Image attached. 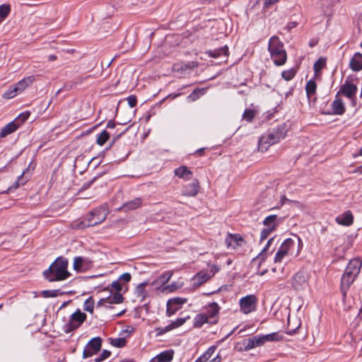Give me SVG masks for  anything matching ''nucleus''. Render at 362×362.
Instances as JSON below:
<instances>
[{"instance_id":"nucleus-1","label":"nucleus","mask_w":362,"mask_h":362,"mask_svg":"<svg viewBox=\"0 0 362 362\" xmlns=\"http://www.w3.org/2000/svg\"><path fill=\"white\" fill-rule=\"evenodd\" d=\"M67 267V259L64 257H59L51 264L47 269L43 272V276L50 282L64 281L70 276Z\"/></svg>"},{"instance_id":"nucleus-2","label":"nucleus","mask_w":362,"mask_h":362,"mask_svg":"<svg viewBox=\"0 0 362 362\" xmlns=\"http://www.w3.org/2000/svg\"><path fill=\"white\" fill-rule=\"evenodd\" d=\"M288 124L285 122L278 124L276 127L273 128L269 132L267 135L262 136L259 139V148L262 151L267 149L264 144L273 145L284 139L288 132Z\"/></svg>"},{"instance_id":"nucleus-3","label":"nucleus","mask_w":362,"mask_h":362,"mask_svg":"<svg viewBox=\"0 0 362 362\" xmlns=\"http://www.w3.org/2000/svg\"><path fill=\"white\" fill-rule=\"evenodd\" d=\"M268 50L271 59L276 66L284 65L287 60V54L282 42L277 36H272L269 42Z\"/></svg>"},{"instance_id":"nucleus-4","label":"nucleus","mask_w":362,"mask_h":362,"mask_svg":"<svg viewBox=\"0 0 362 362\" xmlns=\"http://www.w3.org/2000/svg\"><path fill=\"white\" fill-rule=\"evenodd\" d=\"M107 215V211L105 207L100 206L95 208L84 218L83 221L77 224V228L83 229L88 227L95 226L103 222Z\"/></svg>"},{"instance_id":"nucleus-5","label":"nucleus","mask_w":362,"mask_h":362,"mask_svg":"<svg viewBox=\"0 0 362 362\" xmlns=\"http://www.w3.org/2000/svg\"><path fill=\"white\" fill-rule=\"evenodd\" d=\"M123 134L124 132H121L114 136L110 146L106 148V150H113L115 160L118 162L124 160L129 154V150L124 144H117Z\"/></svg>"},{"instance_id":"nucleus-6","label":"nucleus","mask_w":362,"mask_h":362,"mask_svg":"<svg viewBox=\"0 0 362 362\" xmlns=\"http://www.w3.org/2000/svg\"><path fill=\"white\" fill-rule=\"evenodd\" d=\"M86 317V314L78 309L71 315L69 321L63 326V330L65 333L74 331L81 325Z\"/></svg>"},{"instance_id":"nucleus-7","label":"nucleus","mask_w":362,"mask_h":362,"mask_svg":"<svg viewBox=\"0 0 362 362\" xmlns=\"http://www.w3.org/2000/svg\"><path fill=\"white\" fill-rule=\"evenodd\" d=\"M103 339L100 337L91 339L85 346L83 351V358H87L97 354L102 346Z\"/></svg>"},{"instance_id":"nucleus-8","label":"nucleus","mask_w":362,"mask_h":362,"mask_svg":"<svg viewBox=\"0 0 362 362\" xmlns=\"http://www.w3.org/2000/svg\"><path fill=\"white\" fill-rule=\"evenodd\" d=\"M357 90V86L349 81L347 78L340 86L339 90L337 92L335 98H337L339 94H342L344 96L354 102Z\"/></svg>"},{"instance_id":"nucleus-9","label":"nucleus","mask_w":362,"mask_h":362,"mask_svg":"<svg viewBox=\"0 0 362 362\" xmlns=\"http://www.w3.org/2000/svg\"><path fill=\"white\" fill-rule=\"evenodd\" d=\"M362 267V261L358 258L352 259L348 263L344 275L356 279L358 276Z\"/></svg>"},{"instance_id":"nucleus-10","label":"nucleus","mask_w":362,"mask_h":362,"mask_svg":"<svg viewBox=\"0 0 362 362\" xmlns=\"http://www.w3.org/2000/svg\"><path fill=\"white\" fill-rule=\"evenodd\" d=\"M295 242L291 238L286 239L281 245L279 249L274 257V262H281L283 258L288 254L290 250L294 247Z\"/></svg>"},{"instance_id":"nucleus-11","label":"nucleus","mask_w":362,"mask_h":362,"mask_svg":"<svg viewBox=\"0 0 362 362\" xmlns=\"http://www.w3.org/2000/svg\"><path fill=\"white\" fill-rule=\"evenodd\" d=\"M257 298L255 295H248L240 300L241 310L245 313H250L255 310L257 305Z\"/></svg>"},{"instance_id":"nucleus-12","label":"nucleus","mask_w":362,"mask_h":362,"mask_svg":"<svg viewBox=\"0 0 362 362\" xmlns=\"http://www.w3.org/2000/svg\"><path fill=\"white\" fill-rule=\"evenodd\" d=\"M187 298L180 297L169 299L167 303L166 315L168 317L174 315L183 304L187 303Z\"/></svg>"},{"instance_id":"nucleus-13","label":"nucleus","mask_w":362,"mask_h":362,"mask_svg":"<svg viewBox=\"0 0 362 362\" xmlns=\"http://www.w3.org/2000/svg\"><path fill=\"white\" fill-rule=\"evenodd\" d=\"M245 240L239 234L228 233L225 238V244L228 249H236L245 243Z\"/></svg>"},{"instance_id":"nucleus-14","label":"nucleus","mask_w":362,"mask_h":362,"mask_svg":"<svg viewBox=\"0 0 362 362\" xmlns=\"http://www.w3.org/2000/svg\"><path fill=\"white\" fill-rule=\"evenodd\" d=\"M93 262L87 257H76L74 259V269L76 272H83L92 266Z\"/></svg>"},{"instance_id":"nucleus-15","label":"nucleus","mask_w":362,"mask_h":362,"mask_svg":"<svg viewBox=\"0 0 362 362\" xmlns=\"http://www.w3.org/2000/svg\"><path fill=\"white\" fill-rule=\"evenodd\" d=\"M307 284V276L303 272H297L293 278L292 285L296 290H300Z\"/></svg>"},{"instance_id":"nucleus-16","label":"nucleus","mask_w":362,"mask_h":362,"mask_svg":"<svg viewBox=\"0 0 362 362\" xmlns=\"http://www.w3.org/2000/svg\"><path fill=\"white\" fill-rule=\"evenodd\" d=\"M199 182L194 180L192 183L184 186L182 190V194L187 197H194L199 192Z\"/></svg>"},{"instance_id":"nucleus-17","label":"nucleus","mask_w":362,"mask_h":362,"mask_svg":"<svg viewBox=\"0 0 362 362\" xmlns=\"http://www.w3.org/2000/svg\"><path fill=\"white\" fill-rule=\"evenodd\" d=\"M355 280L356 279L353 278L346 276L345 275L342 274L341 278L340 291L344 299L346 298L347 292Z\"/></svg>"},{"instance_id":"nucleus-18","label":"nucleus","mask_w":362,"mask_h":362,"mask_svg":"<svg viewBox=\"0 0 362 362\" xmlns=\"http://www.w3.org/2000/svg\"><path fill=\"white\" fill-rule=\"evenodd\" d=\"M174 351L167 350L151 358L149 362H170L173 358Z\"/></svg>"},{"instance_id":"nucleus-19","label":"nucleus","mask_w":362,"mask_h":362,"mask_svg":"<svg viewBox=\"0 0 362 362\" xmlns=\"http://www.w3.org/2000/svg\"><path fill=\"white\" fill-rule=\"evenodd\" d=\"M175 175L185 180H189L192 178V172L186 166L182 165L174 170Z\"/></svg>"},{"instance_id":"nucleus-20","label":"nucleus","mask_w":362,"mask_h":362,"mask_svg":"<svg viewBox=\"0 0 362 362\" xmlns=\"http://www.w3.org/2000/svg\"><path fill=\"white\" fill-rule=\"evenodd\" d=\"M336 221L339 225L349 226L354 222V216L350 211H346L344 214L336 218Z\"/></svg>"},{"instance_id":"nucleus-21","label":"nucleus","mask_w":362,"mask_h":362,"mask_svg":"<svg viewBox=\"0 0 362 362\" xmlns=\"http://www.w3.org/2000/svg\"><path fill=\"white\" fill-rule=\"evenodd\" d=\"M218 322V319L210 321L208 320L207 315L204 313H199L194 318L193 326L195 328H200L205 323L216 324Z\"/></svg>"},{"instance_id":"nucleus-22","label":"nucleus","mask_w":362,"mask_h":362,"mask_svg":"<svg viewBox=\"0 0 362 362\" xmlns=\"http://www.w3.org/2000/svg\"><path fill=\"white\" fill-rule=\"evenodd\" d=\"M220 309L221 308L217 303H210L206 306V313L204 314L207 315L209 320V319H214L218 316Z\"/></svg>"},{"instance_id":"nucleus-23","label":"nucleus","mask_w":362,"mask_h":362,"mask_svg":"<svg viewBox=\"0 0 362 362\" xmlns=\"http://www.w3.org/2000/svg\"><path fill=\"white\" fill-rule=\"evenodd\" d=\"M331 106L334 115H341L346 111L344 103L338 97L332 102Z\"/></svg>"},{"instance_id":"nucleus-24","label":"nucleus","mask_w":362,"mask_h":362,"mask_svg":"<svg viewBox=\"0 0 362 362\" xmlns=\"http://www.w3.org/2000/svg\"><path fill=\"white\" fill-rule=\"evenodd\" d=\"M142 202L143 200L141 198L136 197L131 201L124 203L121 209L124 211L135 210L141 206Z\"/></svg>"},{"instance_id":"nucleus-25","label":"nucleus","mask_w":362,"mask_h":362,"mask_svg":"<svg viewBox=\"0 0 362 362\" xmlns=\"http://www.w3.org/2000/svg\"><path fill=\"white\" fill-rule=\"evenodd\" d=\"M349 67L354 71H359L362 69V54L360 52H356L354 54L351 58Z\"/></svg>"},{"instance_id":"nucleus-26","label":"nucleus","mask_w":362,"mask_h":362,"mask_svg":"<svg viewBox=\"0 0 362 362\" xmlns=\"http://www.w3.org/2000/svg\"><path fill=\"white\" fill-rule=\"evenodd\" d=\"M282 221V218H278L276 215L267 216L263 221V224L267 228H272V230H276V226Z\"/></svg>"},{"instance_id":"nucleus-27","label":"nucleus","mask_w":362,"mask_h":362,"mask_svg":"<svg viewBox=\"0 0 362 362\" xmlns=\"http://www.w3.org/2000/svg\"><path fill=\"white\" fill-rule=\"evenodd\" d=\"M206 53L210 57L213 58H218L221 56L227 57L228 55V48L226 45L214 49H209L206 52Z\"/></svg>"},{"instance_id":"nucleus-28","label":"nucleus","mask_w":362,"mask_h":362,"mask_svg":"<svg viewBox=\"0 0 362 362\" xmlns=\"http://www.w3.org/2000/svg\"><path fill=\"white\" fill-rule=\"evenodd\" d=\"M18 128V124L16 121H12L4 126L0 131V137L4 138L7 135L14 132Z\"/></svg>"},{"instance_id":"nucleus-29","label":"nucleus","mask_w":362,"mask_h":362,"mask_svg":"<svg viewBox=\"0 0 362 362\" xmlns=\"http://www.w3.org/2000/svg\"><path fill=\"white\" fill-rule=\"evenodd\" d=\"M35 81V76H30L26 78H24L21 81H20L18 83H17L15 86L16 89L18 90V93H21L23 90H25L28 86L31 85L33 81Z\"/></svg>"},{"instance_id":"nucleus-30","label":"nucleus","mask_w":362,"mask_h":362,"mask_svg":"<svg viewBox=\"0 0 362 362\" xmlns=\"http://www.w3.org/2000/svg\"><path fill=\"white\" fill-rule=\"evenodd\" d=\"M264 344L269 341H281L284 339V335L280 332H276L267 334H262Z\"/></svg>"},{"instance_id":"nucleus-31","label":"nucleus","mask_w":362,"mask_h":362,"mask_svg":"<svg viewBox=\"0 0 362 362\" xmlns=\"http://www.w3.org/2000/svg\"><path fill=\"white\" fill-rule=\"evenodd\" d=\"M206 93V88H197L187 98L188 102H194L198 100Z\"/></svg>"},{"instance_id":"nucleus-32","label":"nucleus","mask_w":362,"mask_h":362,"mask_svg":"<svg viewBox=\"0 0 362 362\" xmlns=\"http://www.w3.org/2000/svg\"><path fill=\"white\" fill-rule=\"evenodd\" d=\"M317 84L314 79L309 80L305 86L306 95L308 99L316 93Z\"/></svg>"},{"instance_id":"nucleus-33","label":"nucleus","mask_w":362,"mask_h":362,"mask_svg":"<svg viewBox=\"0 0 362 362\" xmlns=\"http://www.w3.org/2000/svg\"><path fill=\"white\" fill-rule=\"evenodd\" d=\"M148 284L147 281L139 284L136 287L135 292L138 297H141V300H144L147 296L148 293L145 290L146 286Z\"/></svg>"},{"instance_id":"nucleus-34","label":"nucleus","mask_w":362,"mask_h":362,"mask_svg":"<svg viewBox=\"0 0 362 362\" xmlns=\"http://www.w3.org/2000/svg\"><path fill=\"white\" fill-rule=\"evenodd\" d=\"M110 133L106 130H103L98 136L96 140V143L98 145L102 146H103L107 140L110 139Z\"/></svg>"},{"instance_id":"nucleus-35","label":"nucleus","mask_w":362,"mask_h":362,"mask_svg":"<svg viewBox=\"0 0 362 362\" xmlns=\"http://www.w3.org/2000/svg\"><path fill=\"white\" fill-rule=\"evenodd\" d=\"M107 298H108V303H110V304H112V303L119 304V303H122L124 300V297L120 293V292H116L112 296H109L107 297Z\"/></svg>"},{"instance_id":"nucleus-36","label":"nucleus","mask_w":362,"mask_h":362,"mask_svg":"<svg viewBox=\"0 0 362 362\" xmlns=\"http://www.w3.org/2000/svg\"><path fill=\"white\" fill-rule=\"evenodd\" d=\"M109 340L111 345L117 348H122L127 344L125 338H110Z\"/></svg>"},{"instance_id":"nucleus-37","label":"nucleus","mask_w":362,"mask_h":362,"mask_svg":"<svg viewBox=\"0 0 362 362\" xmlns=\"http://www.w3.org/2000/svg\"><path fill=\"white\" fill-rule=\"evenodd\" d=\"M326 65V59L323 57L319 58L314 64L313 69L315 71V74H317L321 71V70Z\"/></svg>"},{"instance_id":"nucleus-38","label":"nucleus","mask_w":362,"mask_h":362,"mask_svg":"<svg viewBox=\"0 0 362 362\" xmlns=\"http://www.w3.org/2000/svg\"><path fill=\"white\" fill-rule=\"evenodd\" d=\"M63 294L62 292L60 291V290L59 289H55V290H45V291H42V296L43 298H53V297H57L59 295H62Z\"/></svg>"},{"instance_id":"nucleus-39","label":"nucleus","mask_w":362,"mask_h":362,"mask_svg":"<svg viewBox=\"0 0 362 362\" xmlns=\"http://www.w3.org/2000/svg\"><path fill=\"white\" fill-rule=\"evenodd\" d=\"M95 301L92 296L87 298L83 305V310L90 313H93Z\"/></svg>"},{"instance_id":"nucleus-40","label":"nucleus","mask_w":362,"mask_h":362,"mask_svg":"<svg viewBox=\"0 0 362 362\" xmlns=\"http://www.w3.org/2000/svg\"><path fill=\"white\" fill-rule=\"evenodd\" d=\"M11 10L10 4H4L0 5V18L5 19L9 15Z\"/></svg>"},{"instance_id":"nucleus-41","label":"nucleus","mask_w":362,"mask_h":362,"mask_svg":"<svg viewBox=\"0 0 362 362\" xmlns=\"http://www.w3.org/2000/svg\"><path fill=\"white\" fill-rule=\"evenodd\" d=\"M296 74L295 69L291 68L288 70L283 71L281 72V77L286 81L291 80Z\"/></svg>"},{"instance_id":"nucleus-42","label":"nucleus","mask_w":362,"mask_h":362,"mask_svg":"<svg viewBox=\"0 0 362 362\" xmlns=\"http://www.w3.org/2000/svg\"><path fill=\"white\" fill-rule=\"evenodd\" d=\"M28 173H29L28 168L25 169L23 172L22 175L18 177V180L15 182L13 188H17L20 185H24L26 182L27 179L25 180L24 177H25L27 178Z\"/></svg>"},{"instance_id":"nucleus-43","label":"nucleus","mask_w":362,"mask_h":362,"mask_svg":"<svg viewBox=\"0 0 362 362\" xmlns=\"http://www.w3.org/2000/svg\"><path fill=\"white\" fill-rule=\"evenodd\" d=\"M18 93L16 86L9 88L6 92H4L2 95V97L5 99H11L15 97Z\"/></svg>"},{"instance_id":"nucleus-44","label":"nucleus","mask_w":362,"mask_h":362,"mask_svg":"<svg viewBox=\"0 0 362 362\" xmlns=\"http://www.w3.org/2000/svg\"><path fill=\"white\" fill-rule=\"evenodd\" d=\"M189 318V316H187L186 317H181V318H177L176 320L172 322L169 325V327H170L171 330L173 329H175V328H177L180 326H182L186 321L187 319Z\"/></svg>"},{"instance_id":"nucleus-45","label":"nucleus","mask_w":362,"mask_h":362,"mask_svg":"<svg viewBox=\"0 0 362 362\" xmlns=\"http://www.w3.org/2000/svg\"><path fill=\"white\" fill-rule=\"evenodd\" d=\"M255 116V110L252 109H245L243 114V119L247 122H251Z\"/></svg>"},{"instance_id":"nucleus-46","label":"nucleus","mask_w":362,"mask_h":362,"mask_svg":"<svg viewBox=\"0 0 362 362\" xmlns=\"http://www.w3.org/2000/svg\"><path fill=\"white\" fill-rule=\"evenodd\" d=\"M30 116L29 112H24L21 113L13 121H16V123L18 124V127L25 122Z\"/></svg>"},{"instance_id":"nucleus-47","label":"nucleus","mask_w":362,"mask_h":362,"mask_svg":"<svg viewBox=\"0 0 362 362\" xmlns=\"http://www.w3.org/2000/svg\"><path fill=\"white\" fill-rule=\"evenodd\" d=\"M173 276V272L171 271H168L163 274L160 276V281L162 283V286H165L170 279Z\"/></svg>"},{"instance_id":"nucleus-48","label":"nucleus","mask_w":362,"mask_h":362,"mask_svg":"<svg viewBox=\"0 0 362 362\" xmlns=\"http://www.w3.org/2000/svg\"><path fill=\"white\" fill-rule=\"evenodd\" d=\"M76 87V85L74 82V81H69L66 82L63 87L60 89H59L57 92V95L59 94L62 90H70Z\"/></svg>"},{"instance_id":"nucleus-49","label":"nucleus","mask_w":362,"mask_h":362,"mask_svg":"<svg viewBox=\"0 0 362 362\" xmlns=\"http://www.w3.org/2000/svg\"><path fill=\"white\" fill-rule=\"evenodd\" d=\"M274 241V238H270L268 241H267V245H265V247L263 248V250H262V252L259 254V255L257 256L258 258H259L262 261H264L265 259H266V256L264 255V253L266 252L267 250H268L269 249V247L270 246V245L272 244V243Z\"/></svg>"},{"instance_id":"nucleus-50","label":"nucleus","mask_w":362,"mask_h":362,"mask_svg":"<svg viewBox=\"0 0 362 362\" xmlns=\"http://www.w3.org/2000/svg\"><path fill=\"white\" fill-rule=\"evenodd\" d=\"M274 241V238H270L268 241H267V245H265V247L263 248V250H262V252L259 254V255L257 256L258 258H259L262 261H264L265 259H266V256L264 255V253L266 252L267 250H268L269 249V247L270 246V245L272 244V243Z\"/></svg>"},{"instance_id":"nucleus-51","label":"nucleus","mask_w":362,"mask_h":362,"mask_svg":"<svg viewBox=\"0 0 362 362\" xmlns=\"http://www.w3.org/2000/svg\"><path fill=\"white\" fill-rule=\"evenodd\" d=\"M274 241V238H270L268 241H267V245H265V247L263 248V250H262V252L259 254V255L257 256L258 258H259L262 261H264L265 259H266V256L264 255V253L266 252L267 250H268L269 249V247L270 246V245L272 244V243Z\"/></svg>"},{"instance_id":"nucleus-52","label":"nucleus","mask_w":362,"mask_h":362,"mask_svg":"<svg viewBox=\"0 0 362 362\" xmlns=\"http://www.w3.org/2000/svg\"><path fill=\"white\" fill-rule=\"evenodd\" d=\"M274 241V238H270L268 241H267V245H265V247L263 248V250H262V252L259 254V255L257 256L258 258H259L262 261H264L265 259H266V256L264 255V253L266 252L267 250H268L269 249V247L270 246V245L272 244V243Z\"/></svg>"},{"instance_id":"nucleus-53","label":"nucleus","mask_w":362,"mask_h":362,"mask_svg":"<svg viewBox=\"0 0 362 362\" xmlns=\"http://www.w3.org/2000/svg\"><path fill=\"white\" fill-rule=\"evenodd\" d=\"M111 355V352L108 350H103L100 355L94 359L95 362H101L106 358H109Z\"/></svg>"},{"instance_id":"nucleus-54","label":"nucleus","mask_w":362,"mask_h":362,"mask_svg":"<svg viewBox=\"0 0 362 362\" xmlns=\"http://www.w3.org/2000/svg\"><path fill=\"white\" fill-rule=\"evenodd\" d=\"M197 66V64L194 62H187L186 64H182L180 65V68H177V70L186 71L193 69L194 67Z\"/></svg>"},{"instance_id":"nucleus-55","label":"nucleus","mask_w":362,"mask_h":362,"mask_svg":"<svg viewBox=\"0 0 362 362\" xmlns=\"http://www.w3.org/2000/svg\"><path fill=\"white\" fill-rule=\"evenodd\" d=\"M273 232L272 228H265L262 230L261 234H260V241H263L266 238H268V236Z\"/></svg>"},{"instance_id":"nucleus-56","label":"nucleus","mask_w":362,"mask_h":362,"mask_svg":"<svg viewBox=\"0 0 362 362\" xmlns=\"http://www.w3.org/2000/svg\"><path fill=\"white\" fill-rule=\"evenodd\" d=\"M243 344L245 345V351H249L255 348L252 338L245 339Z\"/></svg>"},{"instance_id":"nucleus-57","label":"nucleus","mask_w":362,"mask_h":362,"mask_svg":"<svg viewBox=\"0 0 362 362\" xmlns=\"http://www.w3.org/2000/svg\"><path fill=\"white\" fill-rule=\"evenodd\" d=\"M178 288V286L176 285V283L173 282L170 285L164 286L161 288L162 292H173Z\"/></svg>"},{"instance_id":"nucleus-58","label":"nucleus","mask_w":362,"mask_h":362,"mask_svg":"<svg viewBox=\"0 0 362 362\" xmlns=\"http://www.w3.org/2000/svg\"><path fill=\"white\" fill-rule=\"evenodd\" d=\"M255 347L264 344L262 335H256L252 337Z\"/></svg>"},{"instance_id":"nucleus-59","label":"nucleus","mask_w":362,"mask_h":362,"mask_svg":"<svg viewBox=\"0 0 362 362\" xmlns=\"http://www.w3.org/2000/svg\"><path fill=\"white\" fill-rule=\"evenodd\" d=\"M97 177H93L91 180L83 183L81 188L79 189L78 192H83L87 189H88L91 185L95 181Z\"/></svg>"},{"instance_id":"nucleus-60","label":"nucleus","mask_w":362,"mask_h":362,"mask_svg":"<svg viewBox=\"0 0 362 362\" xmlns=\"http://www.w3.org/2000/svg\"><path fill=\"white\" fill-rule=\"evenodd\" d=\"M128 104L131 107H134L137 104L136 97L134 95H132L127 98Z\"/></svg>"},{"instance_id":"nucleus-61","label":"nucleus","mask_w":362,"mask_h":362,"mask_svg":"<svg viewBox=\"0 0 362 362\" xmlns=\"http://www.w3.org/2000/svg\"><path fill=\"white\" fill-rule=\"evenodd\" d=\"M131 279H132L131 274L128 272H125V273L122 274V275H120L118 280L123 281L127 283V282L130 281Z\"/></svg>"},{"instance_id":"nucleus-62","label":"nucleus","mask_w":362,"mask_h":362,"mask_svg":"<svg viewBox=\"0 0 362 362\" xmlns=\"http://www.w3.org/2000/svg\"><path fill=\"white\" fill-rule=\"evenodd\" d=\"M171 329L170 327H169V325H167L166 327H158L156 329V332H157V336H160V335H162L169 331H170Z\"/></svg>"},{"instance_id":"nucleus-63","label":"nucleus","mask_w":362,"mask_h":362,"mask_svg":"<svg viewBox=\"0 0 362 362\" xmlns=\"http://www.w3.org/2000/svg\"><path fill=\"white\" fill-rule=\"evenodd\" d=\"M111 286L116 291V292H120L122 289V284L119 282V280L112 281Z\"/></svg>"},{"instance_id":"nucleus-64","label":"nucleus","mask_w":362,"mask_h":362,"mask_svg":"<svg viewBox=\"0 0 362 362\" xmlns=\"http://www.w3.org/2000/svg\"><path fill=\"white\" fill-rule=\"evenodd\" d=\"M216 349V347L215 346H211L206 351L205 353H204V354L209 359L214 354Z\"/></svg>"}]
</instances>
